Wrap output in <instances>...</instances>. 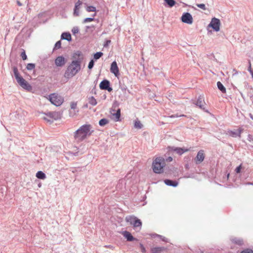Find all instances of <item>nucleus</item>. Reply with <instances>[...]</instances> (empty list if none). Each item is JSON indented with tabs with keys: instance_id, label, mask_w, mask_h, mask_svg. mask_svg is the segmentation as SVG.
Returning <instances> with one entry per match:
<instances>
[{
	"instance_id": "obj_1",
	"label": "nucleus",
	"mask_w": 253,
	"mask_h": 253,
	"mask_svg": "<svg viewBox=\"0 0 253 253\" xmlns=\"http://www.w3.org/2000/svg\"><path fill=\"white\" fill-rule=\"evenodd\" d=\"M93 131L91 125H83L74 132V138L77 142H81L90 136Z\"/></svg>"
},
{
	"instance_id": "obj_2",
	"label": "nucleus",
	"mask_w": 253,
	"mask_h": 253,
	"mask_svg": "<svg viewBox=\"0 0 253 253\" xmlns=\"http://www.w3.org/2000/svg\"><path fill=\"white\" fill-rule=\"evenodd\" d=\"M81 65L77 63L76 61L72 62L68 66L65 74L64 77L70 79L75 76L81 70Z\"/></svg>"
},
{
	"instance_id": "obj_3",
	"label": "nucleus",
	"mask_w": 253,
	"mask_h": 253,
	"mask_svg": "<svg viewBox=\"0 0 253 253\" xmlns=\"http://www.w3.org/2000/svg\"><path fill=\"white\" fill-rule=\"evenodd\" d=\"M165 166V159L163 157H157L153 160L152 168L155 173H161L163 172Z\"/></svg>"
},
{
	"instance_id": "obj_4",
	"label": "nucleus",
	"mask_w": 253,
	"mask_h": 253,
	"mask_svg": "<svg viewBox=\"0 0 253 253\" xmlns=\"http://www.w3.org/2000/svg\"><path fill=\"white\" fill-rule=\"evenodd\" d=\"M42 118L46 122L51 124L54 120H57L61 118V114L59 112H49L47 113H42Z\"/></svg>"
},
{
	"instance_id": "obj_5",
	"label": "nucleus",
	"mask_w": 253,
	"mask_h": 253,
	"mask_svg": "<svg viewBox=\"0 0 253 253\" xmlns=\"http://www.w3.org/2000/svg\"><path fill=\"white\" fill-rule=\"evenodd\" d=\"M47 99L53 105L58 107L62 105L64 102V98L60 95L56 93H53L49 94Z\"/></svg>"
},
{
	"instance_id": "obj_6",
	"label": "nucleus",
	"mask_w": 253,
	"mask_h": 253,
	"mask_svg": "<svg viewBox=\"0 0 253 253\" xmlns=\"http://www.w3.org/2000/svg\"><path fill=\"white\" fill-rule=\"evenodd\" d=\"M18 84L24 89L30 91L32 90L31 85L22 76L16 79Z\"/></svg>"
},
{
	"instance_id": "obj_7",
	"label": "nucleus",
	"mask_w": 253,
	"mask_h": 253,
	"mask_svg": "<svg viewBox=\"0 0 253 253\" xmlns=\"http://www.w3.org/2000/svg\"><path fill=\"white\" fill-rule=\"evenodd\" d=\"M127 222H129L134 228L140 227L141 228L142 226L141 220L134 216H130L127 218Z\"/></svg>"
},
{
	"instance_id": "obj_8",
	"label": "nucleus",
	"mask_w": 253,
	"mask_h": 253,
	"mask_svg": "<svg viewBox=\"0 0 253 253\" xmlns=\"http://www.w3.org/2000/svg\"><path fill=\"white\" fill-rule=\"evenodd\" d=\"M220 20L216 18H212L211 22L209 25V27H211L214 31L218 32L220 30Z\"/></svg>"
},
{
	"instance_id": "obj_9",
	"label": "nucleus",
	"mask_w": 253,
	"mask_h": 253,
	"mask_svg": "<svg viewBox=\"0 0 253 253\" xmlns=\"http://www.w3.org/2000/svg\"><path fill=\"white\" fill-rule=\"evenodd\" d=\"M115 108L116 107H114V108H112L110 110L111 118L115 121H118L121 115L120 109L119 108L116 109Z\"/></svg>"
},
{
	"instance_id": "obj_10",
	"label": "nucleus",
	"mask_w": 253,
	"mask_h": 253,
	"mask_svg": "<svg viewBox=\"0 0 253 253\" xmlns=\"http://www.w3.org/2000/svg\"><path fill=\"white\" fill-rule=\"evenodd\" d=\"M181 20L182 22L188 24H192L193 21L192 15L188 12L184 13L181 17Z\"/></svg>"
},
{
	"instance_id": "obj_11",
	"label": "nucleus",
	"mask_w": 253,
	"mask_h": 253,
	"mask_svg": "<svg viewBox=\"0 0 253 253\" xmlns=\"http://www.w3.org/2000/svg\"><path fill=\"white\" fill-rule=\"evenodd\" d=\"M205 157V155L204 153V151L203 150H200L197 155L195 158V162L196 164H199L201 163L204 160Z\"/></svg>"
},
{
	"instance_id": "obj_12",
	"label": "nucleus",
	"mask_w": 253,
	"mask_h": 253,
	"mask_svg": "<svg viewBox=\"0 0 253 253\" xmlns=\"http://www.w3.org/2000/svg\"><path fill=\"white\" fill-rule=\"evenodd\" d=\"M83 55L81 51H78L74 53L73 55V61L72 62L76 61L77 63L81 65L82 62L83 60Z\"/></svg>"
},
{
	"instance_id": "obj_13",
	"label": "nucleus",
	"mask_w": 253,
	"mask_h": 253,
	"mask_svg": "<svg viewBox=\"0 0 253 253\" xmlns=\"http://www.w3.org/2000/svg\"><path fill=\"white\" fill-rule=\"evenodd\" d=\"M243 129L241 127L239 128L236 131L233 130H229L228 134L233 137L237 136L241 137V134L243 132Z\"/></svg>"
},
{
	"instance_id": "obj_14",
	"label": "nucleus",
	"mask_w": 253,
	"mask_h": 253,
	"mask_svg": "<svg viewBox=\"0 0 253 253\" xmlns=\"http://www.w3.org/2000/svg\"><path fill=\"white\" fill-rule=\"evenodd\" d=\"M65 59L62 56L57 57L55 60V64L58 67H61L65 64Z\"/></svg>"
},
{
	"instance_id": "obj_15",
	"label": "nucleus",
	"mask_w": 253,
	"mask_h": 253,
	"mask_svg": "<svg viewBox=\"0 0 253 253\" xmlns=\"http://www.w3.org/2000/svg\"><path fill=\"white\" fill-rule=\"evenodd\" d=\"M83 3L82 1L78 0L75 3V8L74 10V15L75 16H78L79 15V11L81 6Z\"/></svg>"
},
{
	"instance_id": "obj_16",
	"label": "nucleus",
	"mask_w": 253,
	"mask_h": 253,
	"mask_svg": "<svg viewBox=\"0 0 253 253\" xmlns=\"http://www.w3.org/2000/svg\"><path fill=\"white\" fill-rule=\"evenodd\" d=\"M110 71L115 75L116 77H118L119 74V69L116 61L113 62L111 64Z\"/></svg>"
},
{
	"instance_id": "obj_17",
	"label": "nucleus",
	"mask_w": 253,
	"mask_h": 253,
	"mask_svg": "<svg viewBox=\"0 0 253 253\" xmlns=\"http://www.w3.org/2000/svg\"><path fill=\"white\" fill-rule=\"evenodd\" d=\"M109 86V82L107 80H104L102 81L99 85V87L101 89H106L108 88Z\"/></svg>"
},
{
	"instance_id": "obj_18",
	"label": "nucleus",
	"mask_w": 253,
	"mask_h": 253,
	"mask_svg": "<svg viewBox=\"0 0 253 253\" xmlns=\"http://www.w3.org/2000/svg\"><path fill=\"white\" fill-rule=\"evenodd\" d=\"M189 151V149H184L181 148H176L174 149V151L176 152L177 154L181 155L183 153Z\"/></svg>"
},
{
	"instance_id": "obj_19",
	"label": "nucleus",
	"mask_w": 253,
	"mask_h": 253,
	"mask_svg": "<svg viewBox=\"0 0 253 253\" xmlns=\"http://www.w3.org/2000/svg\"><path fill=\"white\" fill-rule=\"evenodd\" d=\"M61 39L71 41L72 40L71 34L69 33H63L61 35Z\"/></svg>"
},
{
	"instance_id": "obj_20",
	"label": "nucleus",
	"mask_w": 253,
	"mask_h": 253,
	"mask_svg": "<svg viewBox=\"0 0 253 253\" xmlns=\"http://www.w3.org/2000/svg\"><path fill=\"white\" fill-rule=\"evenodd\" d=\"M166 184L173 187H176L178 185V182L173 181L169 179H166L164 181Z\"/></svg>"
},
{
	"instance_id": "obj_21",
	"label": "nucleus",
	"mask_w": 253,
	"mask_h": 253,
	"mask_svg": "<svg viewBox=\"0 0 253 253\" xmlns=\"http://www.w3.org/2000/svg\"><path fill=\"white\" fill-rule=\"evenodd\" d=\"M231 243L233 245H237L239 246H241L243 244V240L240 239L234 238L232 239Z\"/></svg>"
},
{
	"instance_id": "obj_22",
	"label": "nucleus",
	"mask_w": 253,
	"mask_h": 253,
	"mask_svg": "<svg viewBox=\"0 0 253 253\" xmlns=\"http://www.w3.org/2000/svg\"><path fill=\"white\" fill-rule=\"evenodd\" d=\"M164 247H155L151 249L152 253H160L164 250Z\"/></svg>"
},
{
	"instance_id": "obj_23",
	"label": "nucleus",
	"mask_w": 253,
	"mask_h": 253,
	"mask_svg": "<svg viewBox=\"0 0 253 253\" xmlns=\"http://www.w3.org/2000/svg\"><path fill=\"white\" fill-rule=\"evenodd\" d=\"M36 177L41 179H44L46 178L45 174L42 171H39L36 173Z\"/></svg>"
},
{
	"instance_id": "obj_24",
	"label": "nucleus",
	"mask_w": 253,
	"mask_h": 253,
	"mask_svg": "<svg viewBox=\"0 0 253 253\" xmlns=\"http://www.w3.org/2000/svg\"><path fill=\"white\" fill-rule=\"evenodd\" d=\"M88 103L92 106H95L97 103L96 100L93 96L88 97Z\"/></svg>"
},
{
	"instance_id": "obj_25",
	"label": "nucleus",
	"mask_w": 253,
	"mask_h": 253,
	"mask_svg": "<svg viewBox=\"0 0 253 253\" xmlns=\"http://www.w3.org/2000/svg\"><path fill=\"white\" fill-rule=\"evenodd\" d=\"M218 88L223 93H226V88L220 82L217 83Z\"/></svg>"
},
{
	"instance_id": "obj_26",
	"label": "nucleus",
	"mask_w": 253,
	"mask_h": 253,
	"mask_svg": "<svg viewBox=\"0 0 253 253\" xmlns=\"http://www.w3.org/2000/svg\"><path fill=\"white\" fill-rule=\"evenodd\" d=\"M204 102L202 98H199L197 102L196 105L198 106L201 108H203L204 107Z\"/></svg>"
},
{
	"instance_id": "obj_27",
	"label": "nucleus",
	"mask_w": 253,
	"mask_h": 253,
	"mask_svg": "<svg viewBox=\"0 0 253 253\" xmlns=\"http://www.w3.org/2000/svg\"><path fill=\"white\" fill-rule=\"evenodd\" d=\"M109 123V121L106 119H102L99 122V124L101 126H104Z\"/></svg>"
},
{
	"instance_id": "obj_28",
	"label": "nucleus",
	"mask_w": 253,
	"mask_h": 253,
	"mask_svg": "<svg viewBox=\"0 0 253 253\" xmlns=\"http://www.w3.org/2000/svg\"><path fill=\"white\" fill-rule=\"evenodd\" d=\"M13 71L14 72V76L15 77V79L18 78V77H20V75L19 74L18 69L16 67H14L13 68Z\"/></svg>"
},
{
	"instance_id": "obj_29",
	"label": "nucleus",
	"mask_w": 253,
	"mask_h": 253,
	"mask_svg": "<svg viewBox=\"0 0 253 253\" xmlns=\"http://www.w3.org/2000/svg\"><path fill=\"white\" fill-rule=\"evenodd\" d=\"M164 0L170 7H172V6H174L175 4V1L174 0Z\"/></svg>"
},
{
	"instance_id": "obj_30",
	"label": "nucleus",
	"mask_w": 253,
	"mask_h": 253,
	"mask_svg": "<svg viewBox=\"0 0 253 253\" xmlns=\"http://www.w3.org/2000/svg\"><path fill=\"white\" fill-rule=\"evenodd\" d=\"M103 55V53L101 52H96L94 54V59L95 60H97L99 59Z\"/></svg>"
},
{
	"instance_id": "obj_31",
	"label": "nucleus",
	"mask_w": 253,
	"mask_h": 253,
	"mask_svg": "<svg viewBox=\"0 0 253 253\" xmlns=\"http://www.w3.org/2000/svg\"><path fill=\"white\" fill-rule=\"evenodd\" d=\"M134 240L137 241L136 239L134 238L129 232H127V241H132Z\"/></svg>"
},
{
	"instance_id": "obj_32",
	"label": "nucleus",
	"mask_w": 253,
	"mask_h": 253,
	"mask_svg": "<svg viewBox=\"0 0 253 253\" xmlns=\"http://www.w3.org/2000/svg\"><path fill=\"white\" fill-rule=\"evenodd\" d=\"M77 103L76 102H72L70 104L71 109L73 110H78L77 109Z\"/></svg>"
},
{
	"instance_id": "obj_33",
	"label": "nucleus",
	"mask_w": 253,
	"mask_h": 253,
	"mask_svg": "<svg viewBox=\"0 0 253 253\" xmlns=\"http://www.w3.org/2000/svg\"><path fill=\"white\" fill-rule=\"evenodd\" d=\"M78 113V110H71L69 111V115L70 117H74L76 116Z\"/></svg>"
},
{
	"instance_id": "obj_34",
	"label": "nucleus",
	"mask_w": 253,
	"mask_h": 253,
	"mask_svg": "<svg viewBox=\"0 0 253 253\" xmlns=\"http://www.w3.org/2000/svg\"><path fill=\"white\" fill-rule=\"evenodd\" d=\"M134 126L136 128H141L142 127V125L139 121H136L134 123Z\"/></svg>"
},
{
	"instance_id": "obj_35",
	"label": "nucleus",
	"mask_w": 253,
	"mask_h": 253,
	"mask_svg": "<svg viewBox=\"0 0 253 253\" xmlns=\"http://www.w3.org/2000/svg\"><path fill=\"white\" fill-rule=\"evenodd\" d=\"M86 10L88 12H91V11L94 12V11H95L96 8L92 6H87Z\"/></svg>"
},
{
	"instance_id": "obj_36",
	"label": "nucleus",
	"mask_w": 253,
	"mask_h": 253,
	"mask_svg": "<svg viewBox=\"0 0 253 253\" xmlns=\"http://www.w3.org/2000/svg\"><path fill=\"white\" fill-rule=\"evenodd\" d=\"M35 67V65L34 64L29 63L27 64L26 68H27V70H33V69H34Z\"/></svg>"
},
{
	"instance_id": "obj_37",
	"label": "nucleus",
	"mask_w": 253,
	"mask_h": 253,
	"mask_svg": "<svg viewBox=\"0 0 253 253\" xmlns=\"http://www.w3.org/2000/svg\"><path fill=\"white\" fill-rule=\"evenodd\" d=\"M72 32L73 33V34L75 35L79 33V29L78 27H74L73 28V29L72 30Z\"/></svg>"
},
{
	"instance_id": "obj_38",
	"label": "nucleus",
	"mask_w": 253,
	"mask_h": 253,
	"mask_svg": "<svg viewBox=\"0 0 253 253\" xmlns=\"http://www.w3.org/2000/svg\"><path fill=\"white\" fill-rule=\"evenodd\" d=\"M61 43L60 41H58L55 44L54 49H59L61 47Z\"/></svg>"
},
{
	"instance_id": "obj_39",
	"label": "nucleus",
	"mask_w": 253,
	"mask_h": 253,
	"mask_svg": "<svg viewBox=\"0 0 253 253\" xmlns=\"http://www.w3.org/2000/svg\"><path fill=\"white\" fill-rule=\"evenodd\" d=\"M94 20L93 18H86L84 20V23H87L89 22H91Z\"/></svg>"
},
{
	"instance_id": "obj_40",
	"label": "nucleus",
	"mask_w": 253,
	"mask_h": 253,
	"mask_svg": "<svg viewBox=\"0 0 253 253\" xmlns=\"http://www.w3.org/2000/svg\"><path fill=\"white\" fill-rule=\"evenodd\" d=\"M93 65H94V61L93 60H91L89 64H88V68L89 69H91L93 67Z\"/></svg>"
},
{
	"instance_id": "obj_41",
	"label": "nucleus",
	"mask_w": 253,
	"mask_h": 253,
	"mask_svg": "<svg viewBox=\"0 0 253 253\" xmlns=\"http://www.w3.org/2000/svg\"><path fill=\"white\" fill-rule=\"evenodd\" d=\"M241 253H253V251L251 249H247L241 252Z\"/></svg>"
},
{
	"instance_id": "obj_42",
	"label": "nucleus",
	"mask_w": 253,
	"mask_h": 253,
	"mask_svg": "<svg viewBox=\"0 0 253 253\" xmlns=\"http://www.w3.org/2000/svg\"><path fill=\"white\" fill-rule=\"evenodd\" d=\"M197 6L203 9V10H206V6H205V4H203V3H201V4H197Z\"/></svg>"
},
{
	"instance_id": "obj_43",
	"label": "nucleus",
	"mask_w": 253,
	"mask_h": 253,
	"mask_svg": "<svg viewBox=\"0 0 253 253\" xmlns=\"http://www.w3.org/2000/svg\"><path fill=\"white\" fill-rule=\"evenodd\" d=\"M242 169V164H241L239 166L236 168L235 169V171L236 173H239L241 172V170Z\"/></svg>"
},
{
	"instance_id": "obj_44",
	"label": "nucleus",
	"mask_w": 253,
	"mask_h": 253,
	"mask_svg": "<svg viewBox=\"0 0 253 253\" xmlns=\"http://www.w3.org/2000/svg\"><path fill=\"white\" fill-rule=\"evenodd\" d=\"M21 57L23 59V60H26V58H27V56H26V54L25 53V52L24 51L22 53H21Z\"/></svg>"
},
{
	"instance_id": "obj_45",
	"label": "nucleus",
	"mask_w": 253,
	"mask_h": 253,
	"mask_svg": "<svg viewBox=\"0 0 253 253\" xmlns=\"http://www.w3.org/2000/svg\"><path fill=\"white\" fill-rule=\"evenodd\" d=\"M140 248L141 252L142 253H145L146 250H145V249L144 247L143 246V245L140 244Z\"/></svg>"
},
{
	"instance_id": "obj_46",
	"label": "nucleus",
	"mask_w": 253,
	"mask_h": 253,
	"mask_svg": "<svg viewBox=\"0 0 253 253\" xmlns=\"http://www.w3.org/2000/svg\"><path fill=\"white\" fill-rule=\"evenodd\" d=\"M122 233L124 236L125 237V238H126V231H124L122 232Z\"/></svg>"
},
{
	"instance_id": "obj_47",
	"label": "nucleus",
	"mask_w": 253,
	"mask_h": 253,
	"mask_svg": "<svg viewBox=\"0 0 253 253\" xmlns=\"http://www.w3.org/2000/svg\"><path fill=\"white\" fill-rule=\"evenodd\" d=\"M249 70L250 71L251 73L252 74V72H253L251 71V62H250V66H249Z\"/></svg>"
},
{
	"instance_id": "obj_48",
	"label": "nucleus",
	"mask_w": 253,
	"mask_h": 253,
	"mask_svg": "<svg viewBox=\"0 0 253 253\" xmlns=\"http://www.w3.org/2000/svg\"><path fill=\"white\" fill-rule=\"evenodd\" d=\"M106 90H107L109 91H112V88L111 87H110L109 86H108V88L107 89H106Z\"/></svg>"
},
{
	"instance_id": "obj_49",
	"label": "nucleus",
	"mask_w": 253,
	"mask_h": 253,
	"mask_svg": "<svg viewBox=\"0 0 253 253\" xmlns=\"http://www.w3.org/2000/svg\"><path fill=\"white\" fill-rule=\"evenodd\" d=\"M110 42H111V41H107L106 42V44H105V45H104V46H105V45H108L109 43H110Z\"/></svg>"
},
{
	"instance_id": "obj_50",
	"label": "nucleus",
	"mask_w": 253,
	"mask_h": 253,
	"mask_svg": "<svg viewBox=\"0 0 253 253\" xmlns=\"http://www.w3.org/2000/svg\"><path fill=\"white\" fill-rule=\"evenodd\" d=\"M168 160L169 161H171L172 160V158L170 157H169Z\"/></svg>"
},
{
	"instance_id": "obj_51",
	"label": "nucleus",
	"mask_w": 253,
	"mask_h": 253,
	"mask_svg": "<svg viewBox=\"0 0 253 253\" xmlns=\"http://www.w3.org/2000/svg\"><path fill=\"white\" fill-rule=\"evenodd\" d=\"M17 4L19 5V6H21L22 5V4L20 3V1H17Z\"/></svg>"
},
{
	"instance_id": "obj_52",
	"label": "nucleus",
	"mask_w": 253,
	"mask_h": 253,
	"mask_svg": "<svg viewBox=\"0 0 253 253\" xmlns=\"http://www.w3.org/2000/svg\"><path fill=\"white\" fill-rule=\"evenodd\" d=\"M178 117H179L178 115H176V116L172 115V116H170L171 118Z\"/></svg>"
},
{
	"instance_id": "obj_53",
	"label": "nucleus",
	"mask_w": 253,
	"mask_h": 253,
	"mask_svg": "<svg viewBox=\"0 0 253 253\" xmlns=\"http://www.w3.org/2000/svg\"><path fill=\"white\" fill-rule=\"evenodd\" d=\"M248 184L253 185V183H248Z\"/></svg>"
},
{
	"instance_id": "obj_54",
	"label": "nucleus",
	"mask_w": 253,
	"mask_h": 253,
	"mask_svg": "<svg viewBox=\"0 0 253 253\" xmlns=\"http://www.w3.org/2000/svg\"><path fill=\"white\" fill-rule=\"evenodd\" d=\"M252 78H253V72H252Z\"/></svg>"
},
{
	"instance_id": "obj_55",
	"label": "nucleus",
	"mask_w": 253,
	"mask_h": 253,
	"mask_svg": "<svg viewBox=\"0 0 253 253\" xmlns=\"http://www.w3.org/2000/svg\"><path fill=\"white\" fill-rule=\"evenodd\" d=\"M229 174H228V175H227V177L228 178V177H229Z\"/></svg>"
},
{
	"instance_id": "obj_56",
	"label": "nucleus",
	"mask_w": 253,
	"mask_h": 253,
	"mask_svg": "<svg viewBox=\"0 0 253 253\" xmlns=\"http://www.w3.org/2000/svg\"><path fill=\"white\" fill-rule=\"evenodd\" d=\"M184 116V115H182L180 116V117H181V116Z\"/></svg>"
}]
</instances>
